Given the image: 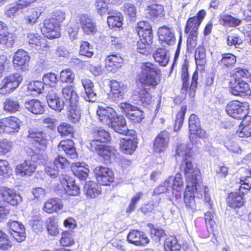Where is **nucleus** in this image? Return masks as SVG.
<instances>
[{"label": "nucleus", "mask_w": 251, "mask_h": 251, "mask_svg": "<svg viewBox=\"0 0 251 251\" xmlns=\"http://www.w3.org/2000/svg\"><path fill=\"white\" fill-rule=\"evenodd\" d=\"M185 176L186 187L183 196V200L187 209L193 210L196 207L195 194L200 193L203 190V197L205 201L210 200L208 188L203 184L201 173L195 171L193 174H189L186 171Z\"/></svg>", "instance_id": "f257e3e1"}, {"label": "nucleus", "mask_w": 251, "mask_h": 251, "mask_svg": "<svg viewBox=\"0 0 251 251\" xmlns=\"http://www.w3.org/2000/svg\"><path fill=\"white\" fill-rule=\"evenodd\" d=\"M91 135L94 139L91 140L88 146L92 152L102 157L104 160H109L115 157L117 152L116 148L106 144L111 142V137L109 132L101 127L93 128Z\"/></svg>", "instance_id": "f03ea898"}, {"label": "nucleus", "mask_w": 251, "mask_h": 251, "mask_svg": "<svg viewBox=\"0 0 251 251\" xmlns=\"http://www.w3.org/2000/svg\"><path fill=\"white\" fill-rule=\"evenodd\" d=\"M161 71L156 64L144 62L141 71L137 74L136 82L145 87L155 89L161 82Z\"/></svg>", "instance_id": "7ed1b4c3"}, {"label": "nucleus", "mask_w": 251, "mask_h": 251, "mask_svg": "<svg viewBox=\"0 0 251 251\" xmlns=\"http://www.w3.org/2000/svg\"><path fill=\"white\" fill-rule=\"evenodd\" d=\"M73 85H67L62 89L61 94L67 105V118L72 123L79 122L81 110L79 96Z\"/></svg>", "instance_id": "20e7f679"}, {"label": "nucleus", "mask_w": 251, "mask_h": 251, "mask_svg": "<svg viewBox=\"0 0 251 251\" xmlns=\"http://www.w3.org/2000/svg\"><path fill=\"white\" fill-rule=\"evenodd\" d=\"M64 15V13L61 11H56L50 17L44 20L40 30L45 38L54 39L61 36L60 23L65 19Z\"/></svg>", "instance_id": "39448f33"}, {"label": "nucleus", "mask_w": 251, "mask_h": 251, "mask_svg": "<svg viewBox=\"0 0 251 251\" xmlns=\"http://www.w3.org/2000/svg\"><path fill=\"white\" fill-rule=\"evenodd\" d=\"M206 11L201 9L198 12L196 16L189 17L184 27V32L187 34V47L188 49H193L196 47L199 35V29L206 16Z\"/></svg>", "instance_id": "423d86ee"}, {"label": "nucleus", "mask_w": 251, "mask_h": 251, "mask_svg": "<svg viewBox=\"0 0 251 251\" xmlns=\"http://www.w3.org/2000/svg\"><path fill=\"white\" fill-rule=\"evenodd\" d=\"M189 60L185 58L181 65L180 70V78L182 80L181 90L183 93L188 94L190 98H193L195 96L198 87L199 77V70H200V67H196L192 74L189 85Z\"/></svg>", "instance_id": "0eeeda50"}, {"label": "nucleus", "mask_w": 251, "mask_h": 251, "mask_svg": "<svg viewBox=\"0 0 251 251\" xmlns=\"http://www.w3.org/2000/svg\"><path fill=\"white\" fill-rule=\"evenodd\" d=\"M176 155L182 158L180 163V169L183 168L184 176H186V171L189 174H193L195 171L201 173V170L198 168H194L192 161L190 159L192 157V149L186 144H180L177 146L176 151ZM186 174H187L186 173Z\"/></svg>", "instance_id": "6e6552de"}, {"label": "nucleus", "mask_w": 251, "mask_h": 251, "mask_svg": "<svg viewBox=\"0 0 251 251\" xmlns=\"http://www.w3.org/2000/svg\"><path fill=\"white\" fill-rule=\"evenodd\" d=\"M249 106L246 102H241L237 100L229 101L226 106V111L231 117L241 120L247 116Z\"/></svg>", "instance_id": "1a4fd4ad"}, {"label": "nucleus", "mask_w": 251, "mask_h": 251, "mask_svg": "<svg viewBox=\"0 0 251 251\" xmlns=\"http://www.w3.org/2000/svg\"><path fill=\"white\" fill-rule=\"evenodd\" d=\"M26 42L31 49L35 50L38 53L47 52L51 47L50 43L48 42L46 38L42 37L37 33H27Z\"/></svg>", "instance_id": "9d476101"}, {"label": "nucleus", "mask_w": 251, "mask_h": 251, "mask_svg": "<svg viewBox=\"0 0 251 251\" xmlns=\"http://www.w3.org/2000/svg\"><path fill=\"white\" fill-rule=\"evenodd\" d=\"M22 201L20 194L14 189L4 186H0V204L16 206Z\"/></svg>", "instance_id": "9b49d317"}, {"label": "nucleus", "mask_w": 251, "mask_h": 251, "mask_svg": "<svg viewBox=\"0 0 251 251\" xmlns=\"http://www.w3.org/2000/svg\"><path fill=\"white\" fill-rule=\"evenodd\" d=\"M23 80V76L18 73H14L5 77L2 80L0 94H8L15 90Z\"/></svg>", "instance_id": "f8f14e48"}, {"label": "nucleus", "mask_w": 251, "mask_h": 251, "mask_svg": "<svg viewBox=\"0 0 251 251\" xmlns=\"http://www.w3.org/2000/svg\"><path fill=\"white\" fill-rule=\"evenodd\" d=\"M120 107L128 119L133 124H140L145 118L143 111L129 103H121Z\"/></svg>", "instance_id": "ddd939ff"}, {"label": "nucleus", "mask_w": 251, "mask_h": 251, "mask_svg": "<svg viewBox=\"0 0 251 251\" xmlns=\"http://www.w3.org/2000/svg\"><path fill=\"white\" fill-rule=\"evenodd\" d=\"M71 167L69 161L64 156L58 154L54 159L52 163L45 169L46 173L50 177L55 178L58 175L60 170L65 171Z\"/></svg>", "instance_id": "4468645a"}, {"label": "nucleus", "mask_w": 251, "mask_h": 251, "mask_svg": "<svg viewBox=\"0 0 251 251\" xmlns=\"http://www.w3.org/2000/svg\"><path fill=\"white\" fill-rule=\"evenodd\" d=\"M157 35L159 43L163 46H172L175 45V32L172 27L164 25L158 28Z\"/></svg>", "instance_id": "2eb2a0df"}, {"label": "nucleus", "mask_w": 251, "mask_h": 251, "mask_svg": "<svg viewBox=\"0 0 251 251\" xmlns=\"http://www.w3.org/2000/svg\"><path fill=\"white\" fill-rule=\"evenodd\" d=\"M27 137L32 144V147L37 150H44L47 146L46 133L38 129L30 128Z\"/></svg>", "instance_id": "dca6fc26"}, {"label": "nucleus", "mask_w": 251, "mask_h": 251, "mask_svg": "<svg viewBox=\"0 0 251 251\" xmlns=\"http://www.w3.org/2000/svg\"><path fill=\"white\" fill-rule=\"evenodd\" d=\"M97 182L101 185L109 186L115 181V175L112 169L100 166L95 169Z\"/></svg>", "instance_id": "f3484780"}, {"label": "nucleus", "mask_w": 251, "mask_h": 251, "mask_svg": "<svg viewBox=\"0 0 251 251\" xmlns=\"http://www.w3.org/2000/svg\"><path fill=\"white\" fill-rule=\"evenodd\" d=\"M76 23L79 25L83 33L87 35H94L97 32L96 23L87 14L78 15Z\"/></svg>", "instance_id": "a211bd4d"}, {"label": "nucleus", "mask_w": 251, "mask_h": 251, "mask_svg": "<svg viewBox=\"0 0 251 251\" xmlns=\"http://www.w3.org/2000/svg\"><path fill=\"white\" fill-rule=\"evenodd\" d=\"M30 56L23 50H18L13 56L12 60L14 67L18 70L25 71L28 70Z\"/></svg>", "instance_id": "6ab92c4d"}, {"label": "nucleus", "mask_w": 251, "mask_h": 251, "mask_svg": "<svg viewBox=\"0 0 251 251\" xmlns=\"http://www.w3.org/2000/svg\"><path fill=\"white\" fill-rule=\"evenodd\" d=\"M127 242L136 246H145L150 242L148 235L139 229H131L127 235Z\"/></svg>", "instance_id": "aec40b11"}, {"label": "nucleus", "mask_w": 251, "mask_h": 251, "mask_svg": "<svg viewBox=\"0 0 251 251\" xmlns=\"http://www.w3.org/2000/svg\"><path fill=\"white\" fill-rule=\"evenodd\" d=\"M168 178H171L169 185L173 197L176 200L181 199L183 187V180L181 174L178 172L174 176H170Z\"/></svg>", "instance_id": "412c9836"}, {"label": "nucleus", "mask_w": 251, "mask_h": 251, "mask_svg": "<svg viewBox=\"0 0 251 251\" xmlns=\"http://www.w3.org/2000/svg\"><path fill=\"white\" fill-rule=\"evenodd\" d=\"M109 125L117 132L124 135H133L135 134V130L127 128L126 122L124 117L122 116H116L112 119Z\"/></svg>", "instance_id": "4be33fe9"}, {"label": "nucleus", "mask_w": 251, "mask_h": 251, "mask_svg": "<svg viewBox=\"0 0 251 251\" xmlns=\"http://www.w3.org/2000/svg\"><path fill=\"white\" fill-rule=\"evenodd\" d=\"M9 233L18 242L24 241L26 238L25 230L24 226L17 221H10L7 223Z\"/></svg>", "instance_id": "5701e85b"}, {"label": "nucleus", "mask_w": 251, "mask_h": 251, "mask_svg": "<svg viewBox=\"0 0 251 251\" xmlns=\"http://www.w3.org/2000/svg\"><path fill=\"white\" fill-rule=\"evenodd\" d=\"M128 136L131 138H123L121 139L119 148L122 152L131 155L137 148L138 138L135 131L134 135Z\"/></svg>", "instance_id": "b1692460"}, {"label": "nucleus", "mask_w": 251, "mask_h": 251, "mask_svg": "<svg viewBox=\"0 0 251 251\" xmlns=\"http://www.w3.org/2000/svg\"><path fill=\"white\" fill-rule=\"evenodd\" d=\"M188 128L189 131V138L191 139L193 134L200 138L204 137L206 135L205 131L202 129L201 126L200 120L197 115L195 114L190 115L188 120Z\"/></svg>", "instance_id": "393cba45"}, {"label": "nucleus", "mask_w": 251, "mask_h": 251, "mask_svg": "<svg viewBox=\"0 0 251 251\" xmlns=\"http://www.w3.org/2000/svg\"><path fill=\"white\" fill-rule=\"evenodd\" d=\"M170 135L166 130L161 131L155 138L153 143V150L154 152H163L168 146Z\"/></svg>", "instance_id": "a878e982"}, {"label": "nucleus", "mask_w": 251, "mask_h": 251, "mask_svg": "<svg viewBox=\"0 0 251 251\" xmlns=\"http://www.w3.org/2000/svg\"><path fill=\"white\" fill-rule=\"evenodd\" d=\"M229 87L231 94L234 96L244 97L251 94L249 85L247 82H229Z\"/></svg>", "instance_id": "bb28decb"}, {"label": "nucleus", "mask_w": 251, "mask_h": 251, "mask_svg": "<svg viewBox=\"0 0 251 251\" xmlns=\"http://www.w3.org/2000/svg\"><path fill=\"white\" fill-rule=\"evenodd\" d=\"M109 86L110 88L109 93L110 99L114 101L124 99L125 88L120 82L115 79L111 80L109 82Z\"/></svg>", "instance_id": "cd10ccee"}, {"label": "nucleus", "mask_w": 251, "mask_h": 251, "mask_svg": "<svg viewBox=\"0 0 251 251\" xmlns=\"http://www.w3.org/2000/svg\"><path fill=\"white\" fill-rule=\"evenodd\" d=\"M124 59L119 53H112L106 56L105 59V67L108 71L116 72L121 68Z\"/></svg>", "instance_id": "c85d7f7f"}, {"label": "nucleus", "mask_w": 251, "mask_h": 251, "mask_svg": "<svg viewBox=\"0 0 251 251\" xmlns=\"http://www.w3.org/2000/svg\"><path fill=\"white\" fill-rule=\"evenodd\" d=\"M97 113L101 122L106 125H109L112 120L114 119L117 114L113 108L102 106L98 107Z\"/></svg>", "instance_id": "c756f323"}, {"label": "nucleus", "mask_w": 251, "mask_h": 251, "mask_svg": "<svg viewBox=\"0 0 251 251\" xmlns=\"http://www.w3.org/2000/svg\"><path fill=\"white\" fill-rule=\"evenodd\" d=\"M149 89L142 88L139 91L135 92L134 95V100H137L144 107L151 106L154 102L152 96L149 93Z\"/></svg>", "instance_id": "7c9ffc66"}, {"label": "nucleus", "mask_w": 251, "mask_h": 251, "mask_svg": "<svg viewBox=\"0 0 251 251\" xmlns=\"http://www.w3.org/2000/svg\"><path fill=\"white\" fill-rule=\"evenodd\" d=\"M47 100L49 107L58 112H60L63 109L64 104L66 103L65 100L61 101L57 93L53 89L49 91L47 96Z\"/></svg>", "instance_id": "2f4dec72"}, {"label": "nucleus", "mask_w": 251, "mask_h": 251, "mask_svg": "<svg viewBox=\"0 0 251 251\" xmlns=\"http://www.w3.org/2000/svg\"><path fill=\"white\" fill-rule=\"evenodd\" d=\"M4 125V132L11 133L18 132L20 127V120L16 116H10L2 118Z\"/></svg>", "instance_id": "473e14b6"}, {"label": "nucleus", "mask_w": 251, "mask_h": 251, "mask_svg": "<svg viewBox=\"0 0 251 251\" xmlns=\"http://www.w3.org/2000/svg\"><path fill=\"white\" fill-rule=\"evenodd\" d=\"M63 208L61 200L58 198H50L45 202L43 211L48 214L58 213Z\"/></svg>", "instance_id": "72a5a7b5"}, {"label": "nucleus", "mask_w": 251, "mask_h": 251, "mask_svg": "<svg viewBox=\"0 0 251 251\" xmlns=\"http://www.w3.org/2000/svg\"><path fill=\"white\" fill-rule=\"evenodd\" d=\"M146 11L147 17L151 20L161 18L164 16V6L159 3H155L148 5Z\"/></svg>", "instance_id": "f704fd0d"}, {"label": "nucleus", "mask_w": 251, "mask_h": 251, "mask_svg": "<svg viewBox=\"0 0 251 251\" xmlns=\"http://www.w3.org/2000/svg\"><path fill=\"white\" fill-rule=\"evenodd\" d=\"M59 150L63 151L70 159H76L78 154L75 147V143L71 139L61 140L58 145Z\"/></svg>", "instance_id": "c9c22d12"}, {"label": "nucleus", "mask_w": 251, "mask_h": 251, "mask_svg": "<svg viewBox=\"0 0 251 251\" xmlns=\"http://www.w3.org/2000/svg\"><path fill=\"white\" fill-rule=\"evenodd\" d=\"M227 205L230 208L236 209H239L244 204V193L240 194L237 192L229 193L226 198Z\"/></svg>", "instance_id": "e433bc0d"}, {"label": "nucleus", "mask_w": 251, "mask_h": 251, "mask_svg": "<svg viewBox=\"0 0 251 251\" xmlns=\"http://www.w3.org/2000/svg\"><path fill=\"white\" fill-rule=\"evenodd\" d=\"M237 62V57L231 53L221 54V58L218 62V65L223 70H229L232 68Z\"/></svg>", "instance_id": "4c0bfd02"}, {"label": "nucleus", "mask_w": 251, "mask_h": 251, "mask_svg": "<svg viewBox=\"0 0 251 251\" xmlns=\"http://www.w3.org/2000/svg\"><path fill=\"white\" fill-rule=\"evenodd\" d=\"M84 163L80 162L73 163L71 168L75 176L79 180L86 181L89 176V170L84 166Z\"/></svg>", "instance_id": "58836bf2"}, {"label": "nucleus", "mask_w": 251, "mask_h": 251, "mask_svg": "<svg viewBox=\"0 0 251 251\" xmlns=\"http://www.w3.org/2000/svg\"><path fill=\"white\" fill-rule=\"evenodd\" d=\"M61 183H66L64 187L65 193L70 196H75L80 193L79 187L75 184V180L69 176H65L61 181Z\"/></svg>", "instance_id": "ea45409f"}, {"label": "nucleus", "mask_w": 251, "mask_h": 251, "mask_svg": "<svg viewBox=\"0 0 251 251\" xmlns=\"http://www.w3.org/2000/svg\"><path fill=\"white\" fill-rule=\"evenodd\" d=\"M236 134L240 138H247L251 136V116L247 115L243 118Z\"/></svg>", "instance_id": "a19ab883"}, {"label": "nucleus", "mask_w": 251, "mask_h": 251, "mask_svg": "<svg viewBox=\"0 0 251 251\" xmlns=\"http://www.w3.org/2000/svg\"><path fill=\"white\" fill-rule=\"evenodd\" d=\"M135 30L139 37L153 38L152 27L148 22L141 21L138 22Z\"/></svg>", "instance_id": "79ce46f5"}, {"label": "nucleus", "mask_w": 251, "mask_h": 251, "mask_svg": "<svg viewBox=\"0 0 251 251\" xmlns=\"http://www.w3.org/2000/svg\"><path fill=\"white\" fill-rule=\"evenodd\" d=\"M82 85L85 90V100L89 102H94L97 100L96 94L95 93L94 85L92 81L88 78H83L81 80Z\"/></svg>", "instance_id": "37998d69"}, {"label": "nucleus", "mask_w": 251, "mask_h": 251, "mask_svg": "<svg viewBox=\"0 0 251 251\" xmlns=\"http://www.w3.org/2000/svg\"><path fill=\"white\" fill-rule=\"evenodd\" d=\"M242 21L241 19L227 13H223L219 16V23L224 27H236L241 24Z\"/></svg>", "instance_id": "c03bdc74"}, {"label": "nucleus", "mask_w": 251, "mask_h": 251, "mask_svg": "<svg viewBox=\"0 0 251 251\" xmlns=\"http://www.w3.org/2000/svg\"><path fill=\"white\" fill-rule=\"evenodd\" d=\"M194 57L196 67H200L201 71H204L206 63V56L205 49L203 45H200L197 48L195 52Z\"/></svg>", "instance_id": "a18cd8bd"}, {"label": "nucleus", "mask_w": 251, "mask_h": 251, "mask_svg": "<svg viewBox=\"0 0 251 251\" xmlns=\"http://www.w3.org/2000/svg\"><path fill=\"white\" fill-rule=\"evenodd\" d=\"M153 57L160 66H166L170 60L168 50L164 48H158L153 54Z\"/></svg>", "instance_id": "49530a36"}, {"label": "nucleus", "mask_w": 251, "mask_h": 251, "mask_svg": "<svg viewBox=\"0 0 251 251\" xmlns=\"http://www.w3.org/2000/svg\"><path fill=\"white\" fill-rule=\"evenodd\" d=\"M25 107L34 114H41L45 111V106L39 100L32 99L25 103Z\"/></svg>", "instance_id": "de8ad7c7"}, {"label": "nucleus", "mask_w": 251, "mask_h": 251, "mask_svg": "<svg viewBox=\"0 0 251 251\" xmlns=\"http://www.w3.org/2000/svg\"><path fill=\"white\" fill-rule=\"evenodd\" d=\"M244 78H251V73L247 69L238 67L235 68L231 75V79L229 82H246L243 80Z\"/></svg>", "instance_id": "09e8293b"}, {"label": "nucleus", "mask_w": 251, "mask_h": 251, "mask_svg": "<svg viewBox=\"0 0 251 251\" xmlns=\"http://www.w3.org/2000/svg\"><path fill=\"white\" fill-rule=\"evenodd\" d=\"M164 249L165 251H180L181 245L175 236H169L165 239Z\"/></svg>", "instance_id": "8fccbe9b"}, {"label": "nucleus", "mask_w": 251, "mask_h": 251, "mask_svg": "<svg viewBox=\"0 0 251 251\" xmlns=\"http://www.w3.org/2000/svg\"><path fill=\"white\" fill-rule=\"evenodd\" d=\"M35 165L30 160H25L16 168L17 173L21 175L30 176L35 172Z\"/></svg>", "instance_id": "3c124183"}, {"label": "nucleus", "mask_w": 251, "mask_h": 251, "mask_svg": "<svg viewBox=\"0 0 251 251\" xmlns=\"http://www.w3.org/2000/svg\"><path fill=\"white\" fill-rule=\"evenodd\" d=\"M152 42V38L140 37V40L137 43V51L143 54H148Z\"/></svg>", "instance_id": "603ef678"}, {"label": "nucleus", "mask_w": 251, "mask_h": 251, "mask_svg": "<svg viewBox=\"0 0 251 251\" xmlns=\"http://www.w3.org/2000/svg\"><path fill=\"white\" fill-rule=\"evenodd\" d=\"M84 191L87 197L90 199H94L101 193L96 183L92 181L85 183Z\"/></svg>", "instance_id": "864d4df0"}, {"label": "nucleus", "mask_w": 251, "mask_h": 251, "mask_svg": "<svg viewBox=\"0 0 251 251\" xmlns=\"http://www.w3.org/2000/svg\"><path fill=\"white\" fill-rule=\"evenodd\" d=\"M46 227L48 234L50 236H55L59 233L57 222L55 216L49 217L47 219Z\"/></svg>", "instance_id": "5fc2aeb1"}, {"label": "nucleus", "mask_w": 251, "mask_h": 251, "mask_svg": "<svg viewBox=\"0 0 251 251\" xmlns=\"http://www.w3.org/2000/svg\"><path fill=\"white\" fill-rule=\"evenodd\" d=\"M187 110V106L186 105H182L176 114L174 126L175 131H179L182 126Z\"/></svg>", "instance_id": "6e6d98bb"}, {"label": "nucleus", "mask_w": 251, "mask_h": 251, "mask_svg": "<svg viewBox=\"0 0 251 251\" xmlns=\"http://www.w3.org/2000/svg\"><path fill=\"white\" fill-rule=\"evenodd\" d=\"M123 16L120 12H118L114 15L109 16L107 18L108 25L111 29L122 27L123 25Z\"/></svg>", "instance_id": "4d7b16f0"}, {"label": "nucleus", "mask_w": 251, "mask_h": 251, "mask_svg": "<svg viewBox=\"0 0 251 251\" xmlns=\"http://www.w3.org/2000/svg\"><path fill=\"white\" fill-rule=\"evenodd\" d=\"M11 35L6 24L0 21V44L7 45L10 43Z\"/></svg>", "instance_id": "13d9d810"}, {"label": "nucleus", "mask_w": 251, "mask_h": 251, "mask_svg": "<svg viewBox=\"0 0 251 251\" xmlns=\"http://www.w3.org/2000/svg\"><path fill=\"white\" fill-rule=\"evenodd\" d=\"M40 15L41 13L39 12L36 8H30L27 11L24 20L27 25H33L38 21Z\"/></svg>", "instance_id": "bf43d9fd"}, {"label": "nucleus", "mask_w": 251, "mask_h": 251, "mask_svg": "<svg viewBox=\"0 0 251 251\" xmlns=\"http://www.w3.org/2000/svg\"><path fill=\"white\" fill-rule=\"evenodd\" d=\"M59 243L60 246L63 248L71 247L75 244V240L70 231L65 230L61 233Z\"/></svg>", "instance_id": "052dcab7"}, {"label": "nucleus", "mask_w": 251, "mask_h": 251, "mask_svg": "<svg viewBox=\"0 0 251 251\" xmlns=\"http://www.w3.org/2000/svg\"><path fill=\"white\" fill-rule=\"evenodd\" d=\"M79 53L81 55L91 58L94 54L92 45L88 41H82L80 45Z\"/></svg>", "instance_id": "680f3d73"}, {"label": "nucleus", "mask_w": 251, "mask_h": 251, "mask_svg": "<svg viewBox=\"0 0 251 251\" xmlns=\"http://www.w3.org/2000/svg\"><path fill=\"white\" fill-rule=\"evenodd\" d=\"M124 14L130 20H134L136 17L137 10L135 5L131 3H125L122 8Z\"/></svg>", "instance_id": "e2e57ef3"}, {"label": "nucleus", "mask_w": 251, "mask_h": 251, "mask_svg": "<svg viewBox=\"0 0 251 251\" xmlns=\"http://www.w3.org/2000/svg\"><path fill=\"white\" fill-rule=\"evenodd\" d=\"M75 75L70 69H66L61 71L59 80L63 83H73Z\"/></svg>", "instance_id": "0e129e2a"}, {"label": "nucleus", "mask_w": 251, "mask_h": 251, "mask_svg": "<svg viewBox=\"0 0 251 251\" xmlns=\"http://www.w3.org/2000/svg\"><path fill=\"white\" fill-rule=\"evenodd\" d=\"M57 131L61 136H72L74 129L73 126L66 122L61 123L57 126Z\"/></svg>", "instance_id": "69168bd1"}, {"label": "nucleus", "mask_w": 251, "mask_h": 251, "mask_svg": "<svg viewBox=\"0 0 251 251\" xmlns=\"http://www.w3.org/2000/svg\"><path fill=\"white\" fill-rule=\"evenodd\" d=\"M12 243L7 234L0 230V249L2 251L10 249Z\"/></svg>", "instance_id": "338daca9"}, {"label": "nucleus", "mask_w": 251, "mask_h": 251, "mask_svg": "<svg viewBox=\"0 0 251 251\" xmlns=\"http://www.w3.org/2000/svg\"><path fill=\"white\" fill-rule=\"evenodd\" d=\"M11 172L9 162L6 160L0 159V176L7 178L11 175Z\"/></svg>", "instance_id": "774afa93"}]
</instances>
